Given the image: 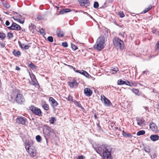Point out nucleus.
Returning <instances> with one entry per match:
<instances>
[{"label":"nucleus","mask_w":159,"mask_h":159,"mask_svg":"<svg viewBox=\"0 0 159 159\" xmlns=\"http://www.w3.org/2000/svg\"><path fill=\"white\" fill-rule=\"evenodd\" d=\"M119 15L120 17L123 18L125 16V15L122 11H120L119 12Z\"/></svg>","instance_id":"37"},{"label":"nucleus","mask_w":159,"mask_h":159,"mask_svg":"<svg viewBox=\"0 0 159 159\" xmlns=\"http://www.w3.org/2000/svg\"><path fill=\"white\" fill-rule=\"evenodd\" d=\"M44 29L43 28H42L39 30V32L41 33V34H45V33L44 31Z\"/></svg>","instance_id":"46"},{"label":"nucleus","mask_w":159,"mask_h":159,"mask_svg":"<svg viewBox=\"0 0 159 159\" xmlns=\"http://www.w3.org/2000/svg\"><path fill=\"white\" fill-rule=\"evenodd\" d=\"M30 82L35 87L37 88L39 87V85L36 79L31 80Z\"/></svg>","instance_id":"17"},{"label":"nucleus","mask_w":159,"mask_h":159,"mask_svg":"<svg viewBox=\"0 0 159 159\" xmlns=\"http://www.w3.org/2000/svg\"><path fill=\"white\" fill-rule=\"evenodd\" d=\"M70 11V9L69 8H66L64 9H62L60 11V14H64L67 12H69Z\"/></svg>","instance_id":"21"},{"label":"nucleus","mask_w":159,"mask_h":159,"mask_svg":"<svg viewBox=\"0 0 159 159\" xmlns=\"http://www.w3.org/2000/svg\"><path fill=\"white\" fill-rule=\"evenodd\" d=\"M26 119L23 117H19L16 119V123L19 124L24 125L25 124Z\"/></svg>","instance_id":"14"},{"label":"nucleus","mask_w":159,"mask_h":159,"mask_svg":"<svg viewBox=\"0 0 159 159\" xmlns=\"http://www.w3.org/2000/svg\"><path fill=\"white\" fill-rule=\"evenodd\" d=\"M55 118L54 117H52L50 119L49 121L52 124H53L54 123Z\"/></svg>","instance_id":"38"},{"label":"nucleus","mask_w":159,"mask_h":159,"mask_svg":"<svg viewBox=\"0 0 159 159\" xmlns=\"http://www.w3.org/2000/svg\"><path fill=\"white\" fill-rule=\"evenodd\" d=\"M80 6L82 7H86L90 5V2L89 0H79Z\"/></svg>","instance_id":"10"},{"label":"nucleus","mask_w":159,"mask_h":159,"mask_svg":"<svg viewBox=\"0 0 159 159\" xmlns=\"http://www.w3.org/2000/svg\"><path fill=\"white\" fill-rule=\"evenodd\" d=\"M68 84L71 88H77L78 86V83L75 80H73L72 82H68Z\"/></svg>","instance_id":"12"},{"label":"nucleus","mask_w":159,"mask_h":159,"mask_svg":"<svg viewBox=\"0 0 159 159\" xmlns=\"http://www.w3.org/2000/svg\"><path fill=\"white\" fill-rule=\"evenodd\" d=\"M6 36V34L2 32H0V38L1 40L4 39Z\"/></svg>","instance_id":"28"},{"label":"nucleus","mask_w":159,"mask_h":159,"mask_svg":"<svg viewBox=\"0 0 159 159\" xmlns=\"http://www.w3.org/2000/svg\"><path fill=\"white\" fill-rule=\"evenodd\" d=\"M137 124L140 126H143L145 125V121L143 118L137 117L136 118Z\"/></svg>","instance_id":"13"},{"label":"nucleus","mask_w":159,"mask_h":159,"mask_svg":"<svg viewBox=\"0 0 159 159\" xmlns=\"http://www.w3.org/2000/svg\"><path fill=\"white\" fill-rule=\"evenodd\" d=\"M127 134V133L126 132H125L124 130H123L122 135L124 137H125L126 136V135Z\"/></svg>","instance_id":"48"},{"label":"nucleus","mask_w":159,"mask_h":159,"mask_svg":"<svg viewBox=\"0 0 159 159\" xmlns=\"http://www.w3.org/2000/svg\"><path fill=\"white\" fill-rule=\"evenodd\" d=\"M126 84L127 85L129 86L130 87H132L134 85V83L133 82H130L127 80H126L125 81L122 80L120 79L118 80L117 84L118 85H122L123 84Z\"/></svg>","instance_id":"9"},{"label":"nucleus","mask_w":159,"mask_h":159,"mask_svg":"<svg viewBox=\"0 0 159 159\" xmlns=\"http://www.w3.org/2000/svg\"><path fill=\"white\" fill-rule=\"evenodd\" d=\"M10 23L9 22V21L7 20H6V23H5L6 25L7 26H8L10 25Z\"/></svg>","instance_id":"51"},{"label":"nucleus","mask_w":159,"mask_h":159,"mask_svg":"<svg viewBox=\"0 0 159 159\" xmlns=\"http://www.w3.org/2000/svg\"><path fill=\"white\" fill-rule=\"evenodd\" d=\"M19 19V20H17L18 22H19L20 23L22 24H23L24 23V22H25L24 19H21L22 20H21L20 19Z\"/></svg>","instance_id":"45"},{"label":"nucleus","mask_w":159,"mask_h":159,"mask_svg":"<svg viewBox=\"0 0 159 159\" xmlns=\"http://www.w3.org/2000/svg\"><path fill=\"white\" fill-rule=\"evenodd\" d=\"M29 48V46L27 45H25L23 48H24L25 49H27Z\"/></svg>","instance_id":"53"},{"label":"nucleus","mask_w":159,"mask_h":159,"mask_svg":"<svg viewBox=\"0 0 159 159\" xmlns=\"http://www.w3.org/2000/svg\"><path fill=\"white\" fill-rule=\"evenodd\" d=\"M76 73H80V74L83 75L85 76L86 77H87V76L88 75V74L86 71L84 70H77L76 71Z\"/></svg>","instance_id":"20"},{"label":"nucleus","mask_w":159,"mask_h":159,"mask_svg":"<svg viewBox=\"0 0 159 159\" xmlns=\"http://www.w3.org/2000/svg\"><path fill=\"white\" fill-rule=\"evenodd\" d=\"M25 148L30 156L35 157L36 155V150L33 142L29 141L25 143Z\"/></svg>","instance_id":"3"},{"label":"nucleus","mask_w":159,"mask_h":159,"mask_svg":"<svg viewBox=\"0 0 159 159\" xmlns=\"http://www.w3.org/2000/svg\"><path fill=\"white\" fill-rule=\"evenodd\" d=\"M62 45L64 47H67L68 46L67 43L66 42H63L62 43Z\"/></svg>","instance_id":"44"},{"label":"nucleus","mask_w":159,"mask_h":159,"mask_svg":"<svg viewBox=\"0 0 159 159\" xmlns=\"http://www.w3.org/2000/svg\"><path fill=\"white\" fill-rule=\"evenodd\" d=\"M104 38L100 37L97 39L96 43L93 46V48L98 51H100L104 48Z\"/></svg>","instance_id":"4"},{"label":"nucleus","mask_w":159,"mask_h":159,"mask_svg":"<svg viewBox=\"0 0 159 159\" xmlns=\"http://www.w3.org/2000/svg\"><path fill=\"white\" fill-rule=\"evenodd\" d=\"M16 70H20V68L19 66H16Z\"/></svg>","instance_id":"58"},{"label":"nucleus","mask_w":159,"mask_h":159,"mask_svg":"<svg viewBox=\"0 0 159 159\" xmlns=\"http://www.w3.org/2000/svg\"><path fill=\"white\" fill-rule=\"evenodd\" d=\"M43 131L46 142L48 143V140L53 136L54 130L50 127L47 125H44L43 129Z\"/></svg>","instance_id":"2"},{"label":"nucleus","mask_w":159,"mask_h":159,"mask_svg":"<svg viewBox=\"0 0 159 159\" xmlns=\"http://www.w3.org/2000/svg\"><path fill=\"white\" fill-rule=\"evenodd\" d=\"M30 109L32 112L35 115L39 116L42 115V112L41 110L35 107L34 106H31L30 107Z\"/></svg>","instance_id":"7"},{"label":"nucleus","mask_w":159,"mask_h":159,"mask_svg":"<svg viewBox=\"0 0 159 159\" xmlns=\"http://www.w3.org/2000/svg\"><path fill=\"white\" fill-rule=\"evenodd\" d=\"M66 98L68 101H72L73 100L72 97L70 95H69Z\"/></svg>","instance_id":"41"},{"label":"nucleus","mask_w":159,"mask_h":159,"mask_svg":"<svg viewBox=\"0 0 159 159\" xmlns=\"http://www.w3.org/2000/svg\"><path fill=\"white\" fill-rule=\"evenodd\" d=\"M132 136L131 134L130 133H128L126 135V136L125 137H130Z\"/></svg>","instance_id":"52"},{"label":"nucleus","mask_w":159,"mask_h":159,"mask_svg":"<svg viewBox=\"0 0 159 159\" xmlns=\"http://www.w3.org/2000/svg\"><path fill=\"white\" fill-rule=\"evenodd\" d=\"M113 45L117 49L120 50L123 49L124 44L123 41L118 37H115L113 40Z\"/></svg>","instance_id":"5"},{"label":"nucleus","mask_w":159,"mask_h":159,"mask_svg":"<svg viewBox=\"0 0 159 159\" xmlns=\"http://www.w3.org/2000/svg\"><path fill=\"white\" fill-rule=\"evenodd\" d=\"M48 40L50 42H52L53 41V38L52 36H48L47 38Z\"/></svg>","instance_id":"39"},{"label":"nucleus","mask_w":159,"mask_h":159,"mask_svg":"<svg viewBox=\"0 0 159 159\" xmlns=\"http://www.w3.org/2000/svg\"><path fill=\"white\" fill-rule=\"evenodd\" d=\"M145 133V132L144 130H141L139 131L137 133V136H140L144 134Z\"/></svg>","instance_id":"29"},{"label":"nucleus","mask_w":159,"mask_h":159,"mask_svg":"<svg viewBox=\"0 0 159 159\" xmlns=\"http://www.w3.org/2000/svg\"><path fill=\"white\" fill-rule=\"evenodd\" d=\"M0 44H1V47L2 48H3L5 46V44L4 43H1V42H0Z\"/></svg>","instance_id":"54"},{"label":"nucleus","mask_w":159,"mask_h":159,"mask_svg":"<svg viewBox=\"0 0 159 159\" xmlns=\"http://www.w3.org/2000/svg\"><path fill=\"white\" fill-rule=\"evenodd\" d=\"M149 155H150V156L151 157V158H154L156 157V155L155 154H154L152 155H151L150 154H149Z\"/></svg>","instance_id":"50"},{"label":"nucleus","mask_w":159,"mask_h":159,"mask_svg":"<svg viewBox=\"0 0 159 159\" xmlns=\"http://www.w3.org/2000/svg\"><path fill=\"white\" fill-rule=\"evenodd\" d=\"M101 101L104 103L105 106L107 107H109L111 105L110 101L104 95H101Z\"/></svg>","instance_id":"8"},{"label":"nucleus","mask_w":159,"mask_h":159,"mask_svg":"<svg viewBox=\"0 0 159 159\" xmlns=\"http://www.w3.org/2000/svg\"><path fill=\"white\" fill-rule=\"evenodd\" d=\"M144 109L146 111L148 110V107H144Z\"/></svg>","instance_id":"60"},{"label":"nucleus","mask_w":159,"mask_h":159,"mask_svg":"<svg viewBox=\"0 0 159 159\" xmlns=\"http://www.w3.org/2000/svg\"><path fill=\"white\" fill-rule=\"evenodd\" d=\"M84 93L87 97H90L93 93V91L88 88H85L84 89Z\"/></svg>","instance_id":"15"},{"label":"nucleus","mask_w":159,"mask_h":159,"mask_svg":"<svg viewBox=\"0 0 159 159\" xmlns=\"http://www.w3.org/2000/svg\"><path fill=\"white\" fill-rule=\"evenodd\" d=\"M86 77L88 78L89 79H91L92 80H94L95 79L94 78L92 77L89 74H88V76H87V77Z\"/></svg>","instance_id":"49"},{"label":"nucleus","mask_w":159,"mask_h":159,"mask_svg":"<svg viewBox=\"0 0 159 159\" xmlns=\"http://www.w3.org/2000/svg\"><path fill=\"white\" fill-rule=\"evenodd\" d=\"M29 66L32 69H35L36 68V66L32 62L29 65Z\"/></svg>","instance_id":"30"},{"label":"nucleus","mask_w":159,"mask_h":159,"mask_svg":"<svg viewBox=\"0 0 159 159\" xmlns=\"http://www.w3.org/2000/svg\"><path fill=\"white\" fill-rule=\"evenodd\" d=\"M132 91V92L135 93L136 95H139L138 94V93L139 92V90L137 89H131Z\"/></svg>","instance_id":"31"},{"label":"nucleus","mask_w":159,"mask_h":159,"mask_svg":"<svg viewBox=\"0 0 159 159\" xmlns=\"http://www.w3.org/2000/svg\"><path fill=\"white\" fill-rule=\"evenodd\" d=\"M15 101L16 103L19 104H23L25 101L23 94L20 93H18L16 94L15 98Z\"/></svg>","instance_id":"6"},{"label":"nucleus","mask_w":159,"mask_h":159,"mask_svg":"<svg viewBox=\"0 0 159 159\" xmlns=\"http://www.w3.org/2000/svg\"><path fill=\"white\" fill-rule=\"evenodd\" d=\"M42 105L43 107L44 108V109L46 111L48 110V104L46 103H42Z\"/></svg>","instance_id":"25"},{"label":"nucleus","mask_w":159,"mask_h":159,"mask_svg":"<svg viewBox=\"0 0 159 159\" xmlns=\"http://www.w3.org/2000/svg\"><path fill=\"white\" fill-rule=\"evenodd\" d=\"M99 7V4L98 2H95L93 5V7L95 8H97Z\"/></svg>","instance_id":"36"},{"label":"nucleus","mask_w":159,"mask_h":159,"mask_svg":"<svg viewBox=\"0 0 159 159\" xmlns=\"http://www.w3.org/2000/svg\"><path fill=\"white\" fill-rule=\"evenodd\" d=\"M18 43L19 46H20L21 48H24V47L25 45L24 44L22 43H21L19 41H18Z\"/></svg>","instance_id":"42"},{"label":"nucleus","mask_w":159,"mask_h":159,"mask_svg":"<svg viewBox=\"0 0 159 159\" xmlns=\"http://www.w3.org/2000/svg\"><path fill=\"white\" fill-rule=\"evenodd\" d=\"M159 138V136L157 134L152 135L150 137V139L153 141L158 140Z\"/></svg>","instance_id":"19"},{"label":"nucleus","mask_w":159,"mask_h":159,"mask_svg":"<svg viewBox=\"0 0 159 159\" xmlns=\"http://www.w3.org/2000/svg\"><path fill=\"white\" fill-rule=\"evenodd\" d=\"M49 101L51 102V106L54 108L56 107L58 105V103L53 98H49Z\"/></svg>","instance_id":"16"},{"label":"nucleus","mask_w":159,"mask_h":159,"mask_svg":"<svg viewBox=\"0 0 159 159\" xmlns=\"http://www.w3.org/2000/svg\"><path fill=\"white\" fill-rule=\"evenodd\" d=\"M148 71H144L143 72V74H146V75H147V73H148Z\"/></svg>","instance_id":"55"},{"label":"nucleus","mask_w":159,"mask_h":159,"mask_svg":"<svg viewBox=\"0 0 159 159\" xmlns=\"http://www.w3.org/2000/svg\"><path fill=\"white\" fill-rule=\"evenodd\" d=\"M36 139L38 142H40L42 138L40 135H38L36 136Z\"/></svg>","instance_id":"32"},{"label":"nucleus","mask_w":159,"mask_h":159,"mask_svg":"<svg viewBox=\"0 0 159 159\" xmlns=\"http://www.w3.org/2000/svg\"><path fill=\"white\" fill-rule=\"evenodd\" d=\"M57 36L59 37H61L63 36L64 33L61 30H58L57 31Z\"/></svg>","instance_id":"23"},{"label":"nucleus","mask_w":159,"mask_h":159,"mask_svg":"<svg viewBox=\"0 0 159 159\" xmlns=\"http://www.w3.org/2000/svg\"><path fill=\"white\" fill-rule=\"evenodd\" d=\"M96 152L100 155H103V159H111L112 148L110 146L102 145L95 148Z\"/></svg>","instance_id":"1"},{"label":"nucleus","mask_w":159,"mask_h":159,"mask_svg":"<svg viewBox=\"0 0 159 159\" xmlns=\"http://www.w3.org/2000/svg\"><path fill=\"white\" fill-rule=\"evenodd\" d=\"M29 28L30 30H32L34 29V24L31 23L29 25Z\"/></svg>","instance_id":"34"},{"label":"nucleus","mask_w":159,"mask_h":159,"mask_svg":"<svg viewBox=\"0 0 159 159\" xmlns=\"http://www.w3.org/2000/svg\"><path fill=\"white\" fill-rule=\"evenodd\" d=\"M150 128L153 131H156L157 129V127L155 124L154 123L150 124L149 125Z\"/></svg>","instance_id":"18"},{"label":"nucleus","mask_w":159,"mask_h":159,"mask_svg":"<svg viewBox=\"0 0 159 159\" xmlns=\"http://www.w3.org/2000/svg\"><path fill=\"white\" fill-rule=\"evenodd\" d=\"M118 68H115L113 69L111 71V72H113V73H113V72L114 71H115V73H116L118 71Z\"/></svg>","instance_id":"47"},{"label":"nucleus","mask_w":159,"mask_h":159,"mask_svg":"<svg viewBox=\"0 0 159 159\" xmlns=\"http://www.w3.org/2000/svg\"><path fill=\"white\" fill-rule=\"evenodd\" d=\"M78 159H83V156L82 155L80 156L79 157Z\"/></svg>","instance_id":"57"},{"label":"nucleus","mask_w":159,"mask_h":159,"mask_svg":"<svg viewBox=\"0 0 159 159\" xmlns=\"http://www.w3.org/2000/svg\"><path fill=\"white\" fill-rule=\"evenodd\" d=\"M71 48L74 51L78 49V48L77 46L73 44H71Z\"/></svg>","instance_id":"33"},{"label":"nucleus","mask_w":159,"mask_h":159,"mask_svg":"<svg viewBox=\"0 0 159 159\" xmlns=\"http://www.w3.org/2000/svg\"><path fill=\"white\" fill-rule=\"evenodd\" d=\"M3 5L5 7H6L7 8H8L9 7H8L7 6V5H8L7 4V3H3Z\"/></svg>","instance_id":"61"},{"label":"nucleus","mask_w":159,"mask_h":159,"mask_svg":"<svg viewBox=\"0 0 159 159\" xmlns=\"http://www.w3.org/2000/svg\"><path fill=\"white\" fill-rule=\"evenodd\" d=\"M37 19L39 20H41L42 19V17H41L38 16L37 17Z\"/></svg>","instance_id":"64"},{"label":"nucleus","mask_w":159,"mask_h":159,"mask_svg":"<svg viewBox=\"0 0 159 159\" xmlns=\"http://www.w3.org/2000/svg\"><path fill=\"white\" fill-rule=\"evenodd\" d=\"M152 6L150 5L149 7L145 9L144 10L143 12H142L141 13L144 14L146 13H147L148 11L150 10L152 8Z\"/></svg>","instance_id":"27"},{"label":"nucleus","mask_w":159,"mask_h":159,"mask_svg":"<svg viewBox=\"0 0 159 159\" xmlns=\"http://www.w3.org/2000/svg\"><path fill=\"white\" fill-rule=\"evenodd\" d=\"M75 104L78 107L81 108L82 110H84V108L80 104L79 102H77L76 101H75L74 102Z\"/></svg>","instance_id":"24"},{"label":"nucleus","mask_w":159,"mask_h":159,"mask_svg":"<svg viewBox=\"0 0 159 159\" xmlns=\"http://www.w3.org/2000/svg\"><path fill=\"white\" fill-rule=\"evenodd\" d=\"M30 76L31 80H33L36 79L35 76L32 73L31 74H30Z\"/></svg>","instance_id":"35"},{"label":"nucleus","mask_w":159,"mask_h":159,"mask_svg":"<svg viewBox=\"0 0 159 159\" xmlns=\"http://www.w3.org/2000/svg\"><path fill=\"white\" fill-rule=\"evenodd\" d=\"M12 18L15 20L16 21H17V20H19V19H16V18L14 17H12Z\"/></svg>","instance_id":"62"},{"label":"nucleus","mask_w":159,"mask_h":159,"mask_svg":"<svg viewBox=\"0 0 159 159\" xmlns=\"http://www.w3.org/2000/svg\"><path fill=\"white\" fill-rule=\"evenodd\" d=\"M17 17L20 18H21V19H23L22 18V16L21 15H20V14H18L17 15Z\"/></svg>","instance_id":"56"},{"label":"nucleus","mask_w":159,"mask_h":159,"mask_svg":"<svg viewBox=\"0 0 159 159\" xmlns=\"http://www.w3.org/2000/svg\"><path fill=\"white\" fill-rule=\"evenodd\" d=\"M144 150L148 153L149 154L150 152V148L149 146L147 145L144 146L143 147Z\"/></svg>","instance_id":"22"},{"label":"nucleus","mask_w":159,"mask_h":159,"mask_svg":"<svg viewBox=\"0 0 159 159\" xmlns=\"http://www.w3.org/2000/svg\"><path fill=\"white\" fill-rule=\"evenodd\" d=\"M12 53L16 57L19 56L21 54V53L19 51H16L15 50L13 51Z\"/></svg>","instance_id":"26"},{"label":"nucleus","mask_w":159,"mask_h":159,"mask_svg":"<svg viewBox=\"0 0 159 159\" xmlns=\"http://www.w3.org/2000/svg\"><path fill=\"white\" fill-rule=\"evenodd\" d=\"M68 66L70 69H73V67H74L73 66H71V65H68Z\"/></svg>","instance_id":"59"},{"label":"nucleus","mask_w":159,"mask_h":159,"mask_svg":"<svg viewBox=\"0 0 159 159\" xmlns=\"http://www.w3.org/2000/svg\"><path fill=\"white\" fill-rule=\"evenodd\" d=\"M8 28L10 30H19L20 29V27L16 23L13 22L11 25L10 26L8 27Z\"/></svg>","instance_id":"11"},{"label":"nucleus","mask_w":159,"mask_h":159,"mask_svg":"<svg viewBox=\"0 0 159 159\" xmlns=\"http://www.w3.org/2000/svg\"><path fill=\"white\" fill-rule=\"evenodd\" d=\"M73 69L76 72V71H77V70H76V69L75 67H73Z\"/></svg>","instance_id":"63"},{"label":"nucleus","mask_w":159,"mask_h":159,"mask_svg":"<svg viewBox=\"0 0 159 159\" xmlns=\"http://www.w3.org/2000/svg\"><path fill=\"white\" fill-rule=\"evenodd\" d=\"M7 36L9 38H11L13 37V34L11 33H8L7 34Z\"/></svg>","instance_id":"43"},{"label":"nucleus","mask_w":159,"mask_h":159,"mask_svg":"<svg viewBox=\"0 0 159 159\" xmlns=\"http://www.w3.org/2000/svg\"><path fill=\"white\" fill-rule=\"evenodd\" d=\"M156 50L157 51H159V41L157 42L156 45Z\"/></svg>","instance_id":"40"}]
</instances>
